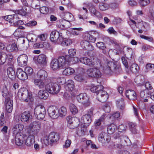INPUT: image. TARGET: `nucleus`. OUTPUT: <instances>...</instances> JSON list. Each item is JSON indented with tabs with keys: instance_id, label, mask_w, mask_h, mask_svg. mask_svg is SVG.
Returning a JSON list of instances; mask_svg holds the SVG:
<instances>
[{
	"instance_id": "1",
	"label": "nucleus",
	"mask_w": 154,
	"mask_h": 154,
	"mask_svg": "<svg viewBox=\"0 0 154 154\" xmlns=\"http://www.w3.org/2000/svg\"><path fill=\"white\" fill-rule=\"evenodd\" d=\"M96 64L97 67L103 68L104 72L109 74L113 73H117L119 71V68L117 67L116 65L111 61H107L105 64L103 65V63L99 59L95 60Z\"/></svg>"
},
{
	"instance_id": "2",
	"label": "nucleus",
	"mask_w": 154,
	"mask_h": 154,
	"mask_svg": "<svg viewBox=\"0 0 154 154\" xmlns=\"http://www.w3.org/2000/svg\"><path fill=\"white\" fill-rule=\"evenodd\" d=\"M42 124L41 122L38 121L31 122L26 129L28 134L37 135L41 130Z\"/></svg>"
},
{
	"instance_id": "3",
	"label": "nucleus",
	"mask_w": 154,
	"mask_h": 154,
	"mask_svg": "<svg viewBox=\"0 0 154 154\" xmlns=\"http://www.w3.org/2000/svg\"><path fill=\"white\" fill-rule=\"evenodd\" d=\"M17 96L20 99L26 102L32 100V95H30L28 90L24 88L20 89L17 93Z\"/></svg>"
},
{
	"instance_id": "4",
	"label": "nucleus",
	"mask_w": 154,
	"mask_h": 154,
	"mask_svg": "<svg viewBox=\"0 0 154 154\" xmlns=\"http://www.w3.org/2000/svg\"><path fill=\"white\" fill-rule=\"evenodd\" d=\"M60 85L56 83L50 82L45 86L46 91L52 94L58 93L60 91Z\"/></svg>"
},
{
	"instance_id": "5",
	"label": "nucleus",
	"mask_w": 154,
	"mask_h": 154,
	"mask_svg": "<svg viewBox=\"0 0 154 154\" xmlns=\"http://www.w3.org/2000/svg\"><path fill=\"white\" fill-rule=\"evenodd\" d=\"M46 111L45 108L42 105L36 106L34 109V113L38 120H42L45 118Z\"/></svg>"
},
{
	"instance_id": "6",
	"label": "nucleus",
	"mask_w": 154,
	"mask_h": 154,
	"mask_svg": "<svg viewBox=\"0 0 154 154\" xmlns=\"http://www.w3.org/2000/svg\"><path fill=\"white\" fill-rule=\"evenodd\" d=\"M77 101L82 103L84 106L87 107L90 105L89 98L86 93H81L77 95L76 97Z\"/></svg>"
},
{
	"instance_id": "7",
	"label": "nucleus",
	"mask_w": 154,
	"mask_h": 154,
	"mask_svg": "<svg viewBox=\"0 0 154 154\" xmlns=\"http://www.w3.org/2000/svg\"><path fill=\"white\" fill-rule=\"evenodd\" d=\"M68 121V127L71 129H74L77 127L79 124V119L76 117H71L70 116L67 118Z\"/></svg>"
},
{
	"instance_id": "8",
	"label": "nucleus",
	"mask_w": 154,
	"mask_h": 154,
	"mask_svg": "<svg viewBox=\"0 0 154 154\" xmlns=\"http://www.w3.org/2000/svg\"><path fill=\"white\" fill-rule=\"evenodd\" d=\"M50 39L51 42L58 44H60L63 40L62 37L60 36L59 32L57 30L53 31L51 32Z\"/></svg>"
},
{
	"instance_id": "9",
	"label": "nucleus",
	"mask_w": 154,
	"mask_h": 154,
	"mask_svg": "<svg viewBox=\"0 0 154 154\" xmlns=\"http://www.w3.org/2000/svg\"><path fill=\"white\" fill-rule=\"evenodd\" d=\"M87 73L88 76L91 77L99 78L102 75V73L100 69L96 67L88 69Z\"/></svg>"
},
{
	"instance_id": "10",
	"label": "nucleus",
	"mask_w": 154,
	"mask_h": 154,
	"mask_svg": "<svg viewBox=\"0 0 154 154\" xmlns=\"http://www.w3.org/2000/svg\"><path fill=\"white\" fill-rule=\"evenodd\" d=\"M69 56H61L57 59L60 66L62 68H65L69 66V60H68Z\"/></svg>"
},
{
	"instance_id": "11",
	"label": "nucleus",
	"mask_w": 154,
	"mask_h": 154,
	"mask_svg": "<svg viewBox=\"0 0 154 154\" xmlns=\"http://www.w3.org/2000/svg\"><path fill=\"white\" fill-rule=\"evenodd\" d=\"M101 89L98 91L97 94V98L98 100L101 102L106 101L109 97L107 93L105 91Z\"/></svg>"
},
{
	"instance_id": "12",
	"label": "nucleus",
	"mask_w": 154,
	"mask_h": 154,
	"mask_svg": "<svg viewBox=\"0 0 154 154\" xmlns=\"http://www.w3.org/2000/svg\"><path fill=\"white\" fill-rule=\"evenodd\" d=\"M48 111L49 116L53 119H57L59 116L58 109L55 106H52L49 107Z\"/></svg>"
},
{
	"instance_id": "13",
	"label": "nucleus",
	"mask_w": 154,
	"mask_h": 154,
	"mask_svg": "<svg viewBox=\"0 0 154 154\" xmlns=\"http://www.w3.org/2000/svg\"><path fill=\"white\" fill-rule=\"evenodd\" d=\"M98 140L102 143H108L111 140V137L109 135L104 133H100L98 136Z\"/></svg>"
},
{
	"instance_id": "14",
	"label": "nucleus",
	"mask_w": 154,
	"mask_h": 154,
	"mask_svg": "<svg viewBox=\"0 0 154 154\" xmlns=\"http://www.w3.org/2000/svg\"><path fill=\"white\" fill-rule=\"evenodd\" d=\"M28 57L26 54L20 55L17 58L18 65L20 66H24L27 64Z\"/></svg>"
},
{
	"instance_id": "15",
	"label": "nucleus",
	"mask_w": 154,
	"mask_h": 154,
	"mask_svg": "<svg viewBox=\"0 0 154 154\" xmlns=\"http://www.w3.org/2000/svg\"><path fill=\"white\" fill-rule=\"evenodd\" d=\"M114 138L116 140H118V143L124 144L126 140L128 139V137L122 135L121 133H118L115 134L113 136Z\"/></svg>"
},
{
	"instance_id": "16",
	"label": "nucleus",
	"mask_w": 154,
	"mask_h": 154,
	"mask_svg": "<svg viewBox=\"0 0 154 154\" xmlns=\"http://www.w3.org/2000/svg\"><path fill=\"white\" fill-rule=\"evenodd\" d=\"M26 136L22 133H18L15 135V143L18 146L22 145L25 140Z\"/></svg>"
},
{
	"instance_id": "17",
	"label": "nucleus",
	"mask_w": 154,
	"mask_h": 154,
	"mask_svg": "<svg viewBox=\"0 0 154 154\" xmlns=\"http://www.w3.org/2000/svg\"><path fill=\"white\" fill-rule=\"evenodd\" d=\"M5 104L7 111L9 113L11 112L13 109V102L9 97L6 98Z\"/></svg>"
},
{
	"instance_id": "18",
	"label": "nucleus",
	"mask_w": 154,
	"mask_h": 154,
	"mask_svg": "<svg viewBox=\"0 0 154 154\" xmlns=\"http://www.w3.org/2000/svg\"><path fill=\"white\" fill-rule=\"evenodd\" d=\"M32 116L29 111H25L21 114V120L23 122H29Z\"/></svg>"
},
{
	"instance_id": "19",
	"label": "nucleus",
	"mask_w": 154,
	"mask_h": 154,
	"mask_svg": "<svg viewBox=\"0 0 154 154\" xmlns=\"http://www.w3.org/2000/svg\"><path fill=\"white\" fill-rule=\"evenodd\" d=\"M16 74L17 77L20 80H24L28 78V76L25 71H24L20 68H18L17 69Z\"/></svg>"
},
{
	"instance_id": "20",
	"label": "nucleus",
	"mask_w": 154,
	"mask_h": 154,
	"mask_svg": "<svg viewBox=\"0 0 154 154\" xmlns=\"http://www.w3.org/2000/svg\"><path fill=\"white\" fill-rule=\"evenodd\" d=\"M37 61L39 64L44 66L47 63V57L44 54H41L38 56Z\"/></svg>"
},
{
	"instance_id": "21",
	"label": "nucleus",
	"mask_w": 154,
	"mask_h": 154,
	"mask_svg": "<svg viewBox=\"0 0 154 154\" xmlns=\"http://www.w3.org/2000/svg\"><path fill=\"white\" fill-rule=\"evenodd\" d=\"M91 121V117L88 115H84L81 119V122L84 123V126L87 127L88 126Z\"/></svg>"
},
{
	"instance_id": "22",
	"label": "nucleus",
	"mask_w": 154,
	"mask_h": 154,
	"mask_svg": "<svg viewBox=\"0 0 154 154\" xmlns=\"http://www.w3.org/2000/svg\"><path fill=\"white\" fill-rule=\"evenodd\" d=\"M17 15L15 14L5 16L4 17V19L7 21L11 23H13V25L14 23L17 21Z\"/></svg>"
},
{
	"instance_id": "23",
	"label": "nucleus",
	"mask_w": 154,
	"mask_h": 154,
	"mask_svg": "<svg viewBox=\"0 0 154 154\" xmlns=\"http://www.w3.org/2000/svg\"><path fill=\"white\" fill-rule=\"evenodd\" d=\"M126 97L130 100H134L136 99V94L133 90H128L126 91Z\"/></svg>"
},
{
	"instance_id": "24",
	"label": "nucleus",
	"mask_w": 154,
	"mask_h": 154,
	"mask_svg": "<svg viewBox=\"0 0 154 154\" xmlns=\"http://www.w3.org/2000/svg\"><path fill=\"white\" fill-rule=\"evenodd\" d=\"M28 134V136L26 140L25 144L27 146H31L35 142L34 139L35 135L31 134Z\"/></svg>"
},
{
	"instance_id": "25",
	"label": "nucleus",
	"mask_w": 154,
	"mask_h": 154,
	"mask_svg": "<svg viewBox=\"0 0 154 154\" xmlns=\"http://www.w3.org/2000/svg\"><path fill=\"white\" fill-rule=\"evenodd\" d=\"M37 76L39 79L41 80H44L47 78L48 74L47 72L45 70L40 69L37 72Z\"/></svg>"
},
{
	"instance_id": "26",
	"label": "nucleus",
	"mask_w": 154,
	"mask_h": 154,
	"mask_svg": "<svg viewBox=\"0 0 154 154\" xmlns=\"http://www.w3.org/2000/svg\"><path fill=\"white\" fill-rule=\"evenodd\" d=\"M24 128L23 125L22 124H17L15 125L12 128L13 134L16 135L18 133H20Z\"/></svg>"
},
{
	"instance_id": "27",
	"label": "nucleus",
	"mask_w": 154,
	"mask_h": 154,
	"mask_svg": "<svg viewBox=\"0 0 154 154\" xmlns=\"http://www.w3.org/2000/svg\"><path fill=\"white\" fill-rule=\"evenodd\" d=\"M81 45L82 47L86 50L91 51L93 49V47L91 45L89 42L86 40L83 41L82 42Z\"/></svg>"
},
{
	"instance_id": "28",
	"label": "nucleus",
	"mask_w": 154,
	"mask_h": 154,
	"mask_svg": "<svg viewBox=\"0 0 154 154\" xmlns=\"http://www.w3.org/2000/svg\"><path fill=\"white\" fill-rule=\"evenodd\" d=\"M65 86V88L67 91H72L74 88V82L72 80H69L66 82Z\"/></svg>"
},
{
	"instance_id": "29",
	"label": "nucleus",
	"mask_w": 154,
	"mask_h": 154,
	"mask_svg": "<svg viewBox=\"0 0 154 154\" xmlns=\"http://www.w3.org/2000/svg\"><path fill=\"white\" fill-rule=\"evenodd\" d=\"M51 67L53 70H56L61 68L57 59H53L51 63Z\"/></svg>"
},
{
	"instance_id": "30",
	"label": "nucleus",
	"mask_w": 154,
	"mask_h": 154,
	"mask_svg": "<svg viewBox=\"0 0 154 154\" xmlns=\"http://www.w3.org/2000/svg\"><path fill=\"white\" fill-rule=\"evenodd\" d=\"M79 60L82 63L87 65H94L95 64L94 62H93L90 59L87 57L81 58Z\"/></svg>"
},
{
	"instance_id": "31",
	"label": "nucleus",
	"mask_w": 154,
	"mask_h": 154,
	"mask_svg": "<svg viewBox=\"0 0 154 154\" xmlns=\"http://www.w3.org/2000/svg\"><path fill=\"white\" fill-rule=\"evenodd\" d=\"M49 138L51 142H57L59 139L58 134L54 132H52L49 135Z\"/></svg>"
},
{
	"instance_id": "32",
	"label": "nucleus",
	"mask_w": 154,
	"mask_h": 154,
	"mask_svg": "<svg viewBox=\"0 0 154 154\" xmlns=\"http://www.w3.org/2000/svg\"><path fill=\"white\" fill-rule=\"evenodd\" d=\"M97 47L100 50H102L103 54H106L107 52L106 46L105 44L102 42H98L96 44Z\"/></svg>"
},
{
	"instance_id": "33",
	"label": "nucleus",
	"mask_w": 154,
	"mask_h": 154,
	"mask_svg": "<svg viewBox=\"0 0 154 154\" xmlns=\"http://www.w3.org/2000/svg\"><path fill=\"white\" fill-rule=\"evenodd\" d=\"M48 96V94L45 90H40L38 93V97L41 99H46Z\"/></svg>"
},
{
	"instance_id": "34",
	"label": "nucleus",
	"mask_w": 154,
	"mask_h": 154,
	"mask_svg": "<svg viewBox=\"0 0 154 154\" xmlns=\"http://www.w3.org/2000/svg\"><path fill=\"white\" fill-rule=\"evenodd\" d=\"M42 81L39 79H34V83L39 88H43L44 87L45 85Z\"/></svg>"
},
{
	"instance_id": "35",
	"label": "nucleus",
	"mask_w": 154,
	"mask_h": 154,
	"mask_svg": "<svg viewBox=\"0 0 154 154\" xmlns=\"http://www.w3.org/2000/svg\"><path fill=\"white\" fill-rule=\"evenodd\" d=\"M117 126L114 124H112L107 128V131L109 134H112L117 129Z\"/></svg>"
},
{
	"instance_id": "36",
	"label": "nucleus",
	"mask_w": 154,
	"mask_h": 154,
	"mask_svg": "<svg viewBox=\"0 0 154 154\" xmlns=\"http://www.w3.org/2000/svg\"><path fill=\"white\" fill-rule=\"evenodd\" d=\"M66 68V69L63 72V74L64 75H70L73 74L75 72L74 69L70 67Z\"/></svg>"
},
{
	"instance_id": "37",
	"label": "nucleus",
	"mask_w": 154,
	"mask_h": 154,
	"mask_svg": "<svg viewBox=\"0 0 154 154\" xmlns=\"http://www.w3.org/2000/svg\"><path fill=\"white\" fill-rule=\"evenodd\" d=\"M18 48L17 47L16 44L15 43H14L11 45H8L6 48L7 51L10 52L16 50Z\"/></svg>"
},
{
	"instance_id": "38",
	"label": "nucleus",
	"mask_w": 154,
	"mask_h": 154,
	"mask_svg": "<svg viewBox=\"0 0 154 154\" xmlns=\"http://www.w3.org/2000/svg\"><path fill=\"white\" fill-rule=\"evenodd\" d=\"M116 104L117 107L120 109H124L125 107V104L123 99L121 98L118 100L116 102Z\"/></svg>"
},
{
	"instance_id": "39",
	"label": "nucleus",
	"mask_w": 154,
	"mask_h": 154,
	"mask_svg": "<svg viewBox=\"0 0 154 154\" xmlns=\"http://www.w3.org/2000/svg\"><path fill=\"white\" fill-rule=\"evenodd\" d=\"M6 54L4 52H0V64H4L6 62Z\"/></svg>"
},
{
	"instance_id": "40",
	"label": "nucleus",
	"mask_w": 154,
	"mask_h": 154,
	"mask_svg": "<svg viewBox=\"0 0 154 154\" xmlns=\"http://www.w3.org/2000/svg\"><path fill=\"white\" fill-rule=\"evenodd\" d=\"M83 29L81 28H74L72 29L71 33L73 35H77L80 33V32L82 31Z\"/></svg>"
},
{
	"instance_id": "41",
	"label": "nucleus",
	"mask_w": 154,
	"mask_h": 154,
	"mask_svg": "<svg viewBox=\"0 0 154 154\" xmlns=\"http://www.w3.org/2000/svg\"><path fill=\"white\" fill-rule=\"evenodd\" d=\"M103 87L101 85H98L97 86H94L91 88V91L93 92L96 93L97 94V93L101 89H103Z\"/></svg>"
},
{
	"instance_id": "42",
	"label": "nucleus",
	"mask_w": 154,
	"mask_h": 154,
	"mask_svg": "<svg viewBox=\"0 0 154 154\" xmlns=\"http://www.w3.org/2000/svg\"><path fill=\"white\" fill-rule=\"evenodd\" d=\"M58 114L59 116L61 117L65 116L66 114V108L62 106L59 110H58Z\"/></svg>"
},
{
	"instance_id": "43",
	"label": "nucleus",
	"mask_w": 154,
	"mask_h": 154,
	"mask_svg": "<svg viewBox=\"0 0 154 154\" xmlns=\"http://www.w3.org/2000/svg\"><path fill=\"white\" fill-rule=\"evenodd\" d=\"M68 60H69V65L70 63L71 64H73L80 61L79 60L77 57H73V56L70 57V56H69V58Z\"/></svg>"
},
{
	"instance_id": "44",
	"label": "nucleus",
	"mask_w": 154,
	"mask_h": 154,
	"mask_svg": "<svg viewBox=\"0 0 154 154\" xmlns=\"http://www.w3.org/2000/svg\"><path fill=\"white\" fill-rule=\"evenodd\" d=\"M7 73L8 77L10 79H12L15 77V72L11 67L7 69Z\"/></svg>"
},
{
	"instance_id": "45",
	"label": "nucleus",
	"mask_w": 154,
	"mask_h": 154,
	"mask_svg": "<svg viewBox=\"0 0 154 154\" xmlns=\"http://www.w3.org/2000/svg\"><path fill=\"white\" fill-rule=\"evenodd\" d=\"M85 39L88 42H94L96 41V38L91 35L87 34L85 35Z\"/></svg>"
},
{
	"instance_id": "46",
	"label": "nucleus",
	"mask_w": 154,
	"mask_h": 154,
	"mask_svg": "<svg viewBox=\"0 0 154 154\" xmlns=\"http://www.w3.org/2000/svg\"><path fill=\"white\" fill-rule=\"evenodd\" d=\"M109 7V5L107 3H100L99 4V8L101 10H106L108 9Z\"/></svg>"
},
{
	"instance_id": "47",
	"label": "nucleus",
	"mask_w": 154,
	"mask_h": 154,
	"mask_svg": "<svg viewBox=\"0 0 154 154\" xmlns=\"http://www.w3.org/2000/svg\"><path fill=\"white\" fill-rule=\"evenodd\" d=\"M39 1L38 0H33L31 4L32 7L35 9H38L40 8Z\"/></svg>"
},
{
	"instance_id": "48",
	"label": "nucleus",
	"mask_w": 154,
	"mask_h": 154,
	"mask_svg": "<svg viewBox=\"0 0 154 154\" xmlns=\"http://www.w3.org/2000/svg\"><path fill=\"white\" fill-rule=\"evenodd\" d=\"M9 91L7 87L5 86L3 87L2 90V94L3 97H9Z\"/></svg>"
},
{
	"instance_id": "49",
	"label": "nucleus",
	"mask_w": 154,
	"mask_h": 154,
	"mask_svg": "<svg viewBox=\"0 0 154 154\" xmlns=\"http://www.w3.org/2000/svg\"><path fill=\"white\" fill-rule=\"evenodd\" d=\"M70 110L72 113L74 115L75 114L78 112V109L76 106L73 104H71L69 106Z\"/></svg>"
},
{
	"instance_id": "50",
	"label": "nucleus",
	"mask_w": 154,
	"mask_h": 154,
	"mask_svg": "<svg viewBox=\"0 0 154 154\" xmlns=\"http://www.w3.org/2000/svg\"><path fill=\"white\" fill-rule=\"evenodd\" d=\"M25 40L23 39L22 43L20 44L18 46L20 50H26L27 48V44H25Z\"/></svg>"
},
{
	"instance_id": "51",
	"label": "nucleus",
	"mask_w": 154,
	"mask_h": 154,
	"mask_svg": "<svg viewBox=\"0 0 154 154\" xmlns=\"http://www.w3.org/2000/svg\"><path fill=\"white\" fill-rule=\"evenodd\" d=\"M25 72L26 75H31L33 73V71L32 69L30 67H26L25 69Z\"/></svg>"
},
{
	"instance_id": "52",
	"label": "nucleus",
	"mask_w": 154,
	"mask_h": 154,
	"mask_svg": "<svg viewBox=\"0 0 154 154\" xmlns=\"http://www.w3.org/2000/svg\"><path fill=\"white\" fill-rule=\"evenodd\" d=\"M131 70L134 73H136L139 69L138 66L135 63L132 64L131 66Z\"/></svg>"
},
{
	"instance_id": "53",
	"label": "nucleus",
	"mask_w": 154,
	"mask_h": 154,
	"mask_svg": "<svg viewBox=\"0 0 154 154\" xmlns=\"http://www.w3.org/2000/svg\"><path fill=\"white\" fill-rule=\"evenodd\" d=\"M61 45L63 46H67L70 45L72 42L70 39H66L63 41V40L61 42Z\"/></svg>"
},
{
	"instance_id": "54",
	"label": "nucleus",
	"mask_w": 154,
	"mask_h": 154,
	"mask_svg": "<svg viewBox=\"0 0 154 154\" xmlns=\"http://www.w3.org/2000/svg\"><path fill=\"white\" fill-rule=\"evenodd\" d=\"M6 123L5 121L4 114L3 112H2L0 116V125L1 126H3Z\"/></svg>"
},
{
	"instance_id": "55",
	"label": "nucleus",
	"mask_w": 154,
	"mask_h": 154,
	"mask_svg": "<svg viewBox=\"0 0 154 154\" xmlns=\"http://www.w3.org/2000/svg\"><path fill=\"white\" fill-rule=\"evenodd\" d=\"M149 0H139V3L142 7H144L147 5L149 4Z\"/></svg>"
},
{
	"instance_id": "56",
	"label": "nucleus",
	"mask_w": 154,
	"mask_h": 154,
	"mask_svg": "<svg viewBox=\"0 0 154 154\" xmlns=\"http://www.w3.org/2000/svg\"><path fill=\"white\" fill-rule=\"evenodd\" d=\"M146 71H152L154 69V64L150 63L147 64L146 66Z\"/></svg>"
},
{
	"instance_id": "57",
	"label": "nucleus",
	"mask_w": 154,
	"mask_h": 154,
	"mask_svg": "<svg viewBox=\"0 0 154 154\" xmlns=\"http://www.w3.org/2000/svg\"><path fill=\"white\" fill-rule=\"evenodd\" d=\"M140 96L143 98H149V94L146 92H145V91H143L140 93Z\"/></svg>"
},
{
	"instance_id": "58",
	"label": "nucleus",
	"mask_w": 154,
	"mask_h": 154,
	"mask_svg": "<svg viewBox=\"0 0 154 154\" xmlns=\"http://www.w3.org/2000/svg\"><path fill=\"white\" fill-rule=\"evenodd\" d=\"M40 12L43 14H46L49 11V9L48 8L46 7H42L40 9Z\"/></svg>"
},
{
	"instance_id": "59",
	"label": "nucleus",
	"mask_w": 154,
	"mask_h": 154,
	"mask_svg": "<svg viewBox=\"0 0 154 154\" xmlns=\"http://www.w3.org/2000/svg\"><path fill=\"white\" fill-rule=\"evenodd\" d=\"M149 12L151 18L154 19V5L150 7Z\"/></svg>"
},
{
	"instance_id": "60",
	"label": "nucleus",
	"mask_w": 154,
	"mask_h": 154,
	"mask_svg": "<svg viewBox=\"0 0 154 154\" xmlns=\"http://www.w3.org/2000/svg\"><path fill=\"white\" fill-rule=\"evenodd\" d=\"M118 142V140H116V142H115L113 144V147L115 149H120L122 148V145L120 143H117Z\"/></svg>"
},
{
	"instance_id": "61",
	"label": "nucleus",
	"mask_w": 154,
	"mask_h": 154,
	"mask_svg": "<svg viewBox=\"0 0 154 154\" xmlns=\"http://www.w3.org/2000/svg\"><path fill=\"white\" fill-rule=\"evenodd\" d=\"M76 52V50L75 49L71 48L68 51L69 56L70 57L73 56L75 55Z\"/></svg>"
},
{
	"instance_id": "62",
	"label": "nucleus",
	"mask_w": 154,
	"mask_h": 154,
	"mask_svg": "<svg viewBox=\"0 0 154 154\" xmlns=\"http://www.w3.org/2000/svg\"><path fill=\"white\" fill-rule=\"evenodd\" d=\"M57 81L59 84H63L65 83V79L63 77H59L57 78Z\"/></svg>"
},
{
	"instance_id": "63",
	"label": "nucleus",
	"mask_w": 154,
	"mask_h": 154,
	"mask_svg": "<svg viewBox=\"0 0 154 154\" xmlns=\"http://www.w3.org/2000/svg\"><path fill=\"white\" fill-rule=\"evenodd\" d=\"M140 37L146 40L149 42H152L153 40L152 37L146 36L142 35H140Z\"/></svg>"
},
{
	"instance_id": "64",
	"label": "nucleus",
	"mask_w": 154,
	"mask_h": 154,
	"mask_svg": "<svg viewBox=\"0 0 154 154\" xmlns=\"http://www.w3.org/2000/svg\"><path fill=\"white\" fill-rule=\"evenodd\" d=\"M108 32L110 34H113L115 35H117V33L115 30L112 27H110L107 30Z\"/></svg>"
}]
</instances>
